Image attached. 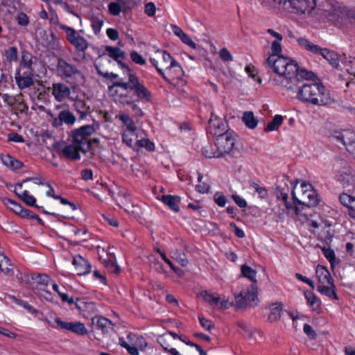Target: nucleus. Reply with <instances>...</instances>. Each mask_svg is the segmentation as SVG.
<instances>
[{
	"mask_svg": "<svg viewBox=\"0 0 355 355\" xmlns=\"http://www.w3.org/2000/svg\"><path fill=\"white\" fill-rule=\"evenodd\" d=\"M299 99L313 105L324 106L333 102L329 92L320 83H305L299 87Z\"/></svg>",
	"mask_w": 355,
	"mask_h": 355,
	"instance_id": "f03ea898",
	"label": "nucleus"
},
{
	"mask_svg": "<svg viewBox=\"0 0 355 355\" xmlns=\"http://www.w3.org/2000/svg\"><path fill=\"white\" fill-rule=\"evenodd\" d=\"M283 123V116L282 115L277 114L274 116L272 121L269 122L267 125L266 131H273L278 129V128Z\"/></svg>",
	"mask_w": 355,
	"mask_h": 355,
	"instance_id": "49530a36",
	"label": "nucleus"
},
{
	"mask_svg": "<svg viewBox=\"0 0 355 355\" xmlns=\"http://www.w3.org/2000/svg\"><path fill=\"white\" fill-rule=\"evenodd\" d=\"M338 180L344 188L351 191L355 187V172L345 162H338L335 165Z\"/></svg>",
	"mask_w": 355,
	"mask_h": 355,
	"instance_id": "9d476101",
	"label": "nucleus"
},
{
	"mask_svg": "<svg viewBox=\"0 0 355 355\" xmlns=\"http://www.w3.org/2000/svg\"><path fill=\"white\" fill-rule=\"evenodd\" d=\"M51 89L55 98L59 102L69 97L71 93L69 87L62 83L53 84Z\"/></svg>",
	"mask_w": 355,
	"mask_h": 355,
	"instance_id": "f3484780",
	"label": "nucleus"
},
{
	"mask_svg": "<svg viewBox=\"0 0 355 355\" xmlns=\"http://www.w3.org/2000/svg\"><path fill=\"white\" fill-rule=\"evenodd\" d=\"M103 23V20L98 18H94L92 20V27L96 35H97L101 31Z\"/></svg>",
	"mask_w": 355,
	"mask_h": 355,
	"instance_id": "e2e57ef3",
	"label": "nucleus"
},
{
	"mask_svg": "<svg viewBox=\"0 0 355 355\" xmlns=\"http://www.w3.org/2000/svg\"><path fill=\"white\" fill-rule=\"evenodd\" d=\"M227 125L221 119L214 115L211 112V118L209 121V132L210 134L214 135L216 137L228 132L226 130Z\"/></svg>",
	"mask_w": 355,
	"mask_h": 355,
	"instance_id": "2eb2a0df",
	"label": "nucleus"
},
{
	"mask_svg": "<svg viewBox=\"0 0 355 355\" xmlns=\"http://www.w3.org/2000/svg\"><path fill=\"white\" fill-rule=\"evenodd\" d=\"M130 58L136 64L144 65L146 63L145 59L135 51L131 52Z\"/></svg>",
	"mask_w": 355,
	"mask_h": 355,
	"instance_id": "0e129e2a",
	"label": "nucleus"
},
{
	"mask_svg": "<svg viewBox=\"0 0 355 355\" xmlns=\"http://www.w3.org/2000/svg\"><path fill=\"white\" fill-rule=\"evenodd\" d=\"M119 345L125 348L131 355H139L138 349L136 347L130 345L123 338H119Z\"/></svg>",
	"mask_w": 355,
	"mask_h": 355,
	"instance_id": "603ef678",
	"label": "nucleus"
},
{
	"mask_svg": "<svg viewBox=\"0 0 355 355\" xmlns=\"http://www.w3.org/2000/svg\"><path fill=\"white\" fill-rule=\"evenodd\" d=\"M271 51L272 54L270 55H275V58H279L282 55H280L282 52V46L279 43V41H273L271 45Z\"/></svg>",
	"mask_w": 355,
	"mask_h": 355,
	"instance_id": "6e6d98bb",
	"label": "nucleus"
},
{
	"mask_svg": "<svg viewBox=\"0 0 355 355\" xmlns=\"http://www.w3.org/2000/svg\"><path fill=\"white\" fill-rule=\"evenodd\" d=\"M94 132V126L90 125H83L72 132L71 141L81 153H86L91 149L92 140L90 136Z\"/></svg>",
	"mask_w": 355,
	"mask_h": 355,
	"instance_id": "39448f33",
	"label": "nucleus"
},
{
	"mask_svg": "<svg viewBox=\"0 0 355 355\" xmlns=\"http://www.w3.org/2000/svg\"><path fill=\"white\" fill-rule=\"evenodd\" d=\"M234 304L233 302H230L228 298L225 296L220 297L218 294L216 293L212 306H216L220 309H227Z\"/></svg>",
	"mask_w": 355,
	"mask_h": 355,
	"instance_id": "72a5a7b5",
	"label": "nucleus"
},
{
	"mask_svg": "<svg viewBox=\"0 0 355 355\" xmlns=\"http://www.w3.org/2000/svg\"><path fill=\"white\" fill-rule=\"evenodd\" d=\"M320 15L321 17H325L329 21H332L334 23H345L347 19L349 18H352L355 20V12L353 11H346L342 10L340 8H334L332 10H319Z\"/></svg>",
	"mask_w": 355,
	"mask_h": 355,
	"instance_id": "f8f14e48",
	"label": "nucleus"
},
{
	"mask_svg": "<svg viewBox=\"0 0 355 355\" xmlns=\"http://www.w3.org/2000/svg\"><path fill=\"white\" fill-rule=\"evenodd\" d=\"M15 80L19 89L22 90L25 88L30 87L33 85V79L31 76H24L20 73L19 70H17L15 74Z\"/></svg>",
	"mask_w": 355,
	"mask_h": 355,
	"instance_id": "c85d7f7f",
	"label": "nucleus"
},
{
	"mask_svg": "<svg viewBox=\"0 0 355 355\" xmlns=\"http://www.w3.org/2000/svg\"><path fill=\"white\" fill-rule=\"evenodd\" d=\"M171 30L173 33L178 37L181 41L185 44L188 45L193 49H197V45L196 43L191 40V38L187 35L181 28L178 26L177 25L172 24L171 25Z\"/></svg>",
	"mask_w": 355,
	"mask_h": 355,
	"instance_id": "5701e85b",
	"label": "nucleus"
},
{
	"mask_svg": "<svg viewBox=\"0 0 355 355\" xmlns=\"http://www.w3.org/2000/svg\"><path fill=\"white\" fill-rule=\"evenodd\" d=\"M127 74L128 77V81L124 82L119 80L114 83L113 87H119L120 89H117L114 94L116 101L121 103L122 101L129 100L128 98V90H134L140 99H144L146 101H150V93L147 88L140 83L138 78L133 73H131L130 69L127 68Z\"/></svg>",
	"mask_w": 355,
	"mask_h": 355,
	"instance_id": "7ed1b4c3",
	"label": "nucleus"
},
{
	"mask_svg": "<svg viewBox=\"0 0 355 355\" xmlns=\"http://www.w3.org/2000/svg\"><path fill=\"white\" fill-rule=\"evenodd\" d=\"M347 71L355 77V58H349L345 62Z\"/></svg>",
	"mask_w": 355,
	"mask_h": 355,
	"instance_id": "680f3d73",
	"label": "nucleus"
},
{
	"mask_svg": "<svg viewBox=\"0 0 355 355\" xmlns=\"http://www.w3.org/2000/svg\"><path fill=\"white\" fill-rule=\"evenodd\" d=\"M242 121L250 129H254L258 124V121L255 119L252 112H245L242 116Z\"/></svg>",
	"mask_w": 355,
	"mask_h": 355,
	"instance_id": "c9c22d12",
	"label": "nucleus"
},
{
	"mask_svg": "<svg viewBox=\"0 0 355 355\" xmlns=\"http://www.w3.org/2000/svg\"><path fill=\"white\" fill-rule=\"evenodd\" d=\"M234 297L236 309L244 310L248 306H256L259 302L257 287L251 284L239 293H234Z\"/></svg>",
	"mask_w": 355,
	"mask_h": 355,
	"instance_id": "423d86ee",
	"label": "nucleus"
},
{
	"mask_svg": "<svg viewBox=\"0 0 355 355\" xmlns=\"http://www.w3.org/2000/svg\"><path fill=\"white\" fill-rule=\"evenodd\" d=\"M141 135H145V133L143 131L139 133L136 132V130H123V141L128 146L135 148Z\"/></svg>",
	"mask_w": 355,
	"mask_h": 355,
	"instance_id": "aec40b11",
	"label": "nucleus"
},
{
	"mask_svg": "<svg viewBox=\"0 0 355 355\" xmlns=\"http://www.w3.org/2000/svg\"><path fill=\"white\" fill-rule=\"evenodd\" d=\"M214 199L215 202L219 206V207H224L226 204L227 199L225 196H223L221 193L217 192L214 196Z\"/></svg>",
	"mask_w": 355,
	"mask_h": 355,
	"instance_id": "69168bd1",
	"label": "nucleus"
},
{
	"mask_svg": "<svg viewBox=\"0 0 355 355\" xmlns=\"http://www.w3.org/2000/svg\"><path fill=\"white\" fill-rule=\"evenodd\" d=\"M70 232L73 235L74 239L77 242L87 240V230L85 228L78 229L76 227H72Z\"/></svg>",
	"mask_w": 355,
	"mask_h": 355,
	"instance_id": "a18cd8bd",
	"label": "nucleus"
},
{
	"mask_svg": "<svg viewBox=\"0 0 355 355\" xmlns=\"http://www.w3.org/2000/svg\"><path fill=\"white\" fill-rule=\"evenodd\" d=\"M1 159L5 166L11 168L13 170L19 169L22 166V163L21 162L15 159L9 155H3Z\"/></svg>",
	"mask_w": 355,
	"mask_h": 355,
	"instance_id": "f704fd0d",
	"label": "nucleus"
},
{
	"mask_svg": "<svg viewBox=\"0 0 355 355\" xmlns=\"http://www.w3.org/2000/svg\"><path fill=\"white\" fill-rule=\"evenodd\" d=\"M200 295L206 302L212 306L216 293H211L207 291H204L201 292Z\"/></svg>",
	"mask_w": 355,
	"mask_h": 355,
	"instance_id": "13d9d810",
	"label": "nucleus"
},
{
	"mask_svg": "<svg viewBox=\"0 0 355 355\" xmlns=\"http://www.w3.org/2000/svg\"><path fill=\"white\" fill-rule=\"evenodd\" d=\"M275 2L283 3L286 9L298 15H307L314 17V10L316 6L315 0H274Z\"/></svg>",
	"mask_w": 355,
	"mask_h": 355,
	"instance_id": "6e6552de",
	"label": "nucleus"
},
{
	"mask_svg": "<svg viewBox=\"0 0 355 355\" xmlns=\"http://www.w3.org/2000/svg\"><path fill=\"white\" fill-rule=\"evenodd\" d=\"M235 144V138L231 132H226L216 137L215 145L220 156L232 151Z\"/></svg>",
	"mask_w": 355,
	"mask_h": 355,
	"instance_id": "ddd939ff",
	"label": "nucleus"
},
{
	"mask_svg": "<svg viewBox=\"0 0 355 355\" xmlns=\"http://www.w3.org/2000/svg\"><path fill=\"white\" fill-rule=\"evenodd\" d=\"M282 305L281 303H273L270 306V314L268 320L270 322L278 321L282 315Z\"/></svg>",
	"mask_w": 355,
	"mask_h": 355,
	"instance_id": "473e14b6",
	"label": "nucleus"
},
{
	"mask_svg": "<svg viewBox=\"0 0 355 355\" xmlns=\"http://www.w3.org/2000/svg\"><path fill=\"white\" fill-rule=\"evenodd\" d=\"M6 61L9 62H17L18 60L17 49L15 46L9 47L5 51Z\"/></svg>",
	"mask_w": 355,
	"mask_h": 355,
	"instance_id": "09e8293b",
	"label": "nucleus"
},
{
	"mask_svg": "<svg viewBox=\"0 0 355 355\" xmlns=\"http://www.w3.org/2000/svg\"><path fill=\"white\" fill-rule=\"evenodd\" d=\"M170 255L172 259H175L182 266L184 267L187 266L189 263L188 259L186 258L185 254L178 249L171 250L170 252Z\"/></svg>",
	"mask_w": 355,
	"mask_h": 355,
	"instance_id": "4c0bfd02",
	"label": "nucleus"
},
{
	"mask_svg": "<svg viewBox=\"0 0 355 355\" xmlns=\"http://www.w3.org/2000/svg\"><path fill=\"white\" fill-rule=\"evenodd\" d=\"M79 150L77 146L72 142L70 144L66 145L62 150V155L69 159L78 160L80 159Z\"/></svg>",
	"mask_w": 355,
	"mask_h": 355,
	"instance_id": "bb28decb",
	"label": "nucleus"
},
{
	"mask_svg": "<svg viewBox=\"0 0 355 355\" xmlns=\"http://www.w3.org/2000/svg\"><path fill=\"white\" fill-rule=\"evenodd\" d=\"M266 63L275 73L274 77H270V81L275 85L288 89H293L300 80H311L314 76L311 71L299 69L295 60L284 55L279 58L269 55Z\"/></svg>",
	"mask_w": 355,
	"mask_h": 355,
	"instance_id": "f257e3e1",
	"label": "nucleus"
},
{
	"mask_svg": "<svg viewBox=\"0 0 355 355\" xmlns=\"http://www.w3.org/2000/svg\"><path fill=\"white\" fill-rule=\"evenodd\" d=\"M35 180H40L39 178H28L23 180L22 182L17 183L15 187V193L28 205L40 208L36 205V200L33 196L28 194L27 189H22L23 184H28L30 182H35Z\"/></svg>",
	"mask_w": 355,
	"mask_h": 355,
	"instance_id": "4468645a",
	"label": "nucleus"
},
{
	"mask_svg": "<svg viewBox=\"0 0 355 355\" xmlns=\"http://www.w3.org/2000/svg\"><path fill=\"white\" fill-rule=\"evenodd\" d=\"M88 303V301L86 300L85 298H78L76 300V302H75L76 307L81 312H86L87 309H85V306H87V304Z\"/></svg>",
	"mask_w": 355,
	"mask_h": 355,
	"instance_id": "338daca9",
	"label": "nucleus"
},
{
	"mask_svg": "<svg viewBox=\"0 0 355 355\" xmlns=\"http://www.w3.org/2000/svg\"><path fill=\"white\" fill-rule=\"evenodd\" d=\"M297 42L301 48L315 55H318L321 49L320 46L313 44L305 37H299Z\"/></svg>",
	"mask_w": 355,
	"mask_h": 355,
	"instance_id": "7c9ffc66",
	"label": "nucleus"
},
{
	"mask_svg": "<svg viewBox=\"0 0 355 355\" xmlns=\"http://www.w3.org/2000/svg\"><path fill=\"white\" fill-rule=\"evenodd\" d=\"M318 55L322 56L333 67H339V56L335 51L321 47Z\"/></svg>",
	"mask_w": 355,
	"mask_h": 355,
	"instance_id": "412c9836",
	"label": "nucleus"
},
{
	"mask_svg": "<svg viewBox=\"0 0 355 355\" xmlns=\"http://www.w3.org/2000/svg\"><path fill=\"white\" fill-rule=\"evenodd\" d=\"M57 69L60 76L70 79L71 83L75 86L82 85L85 83L83 73L76 66L68 63L64 59L58 60Z\"/></svg>",
	"mask_w": 355,
	"mask_h": 355,
	"instance_id": "0eeeda50",
	"label": "nucleus"
},
{
	"mask_svg": "<svg viewBox=\"0 0 355 355\" xmlns=\"http://www.w3.org/2000/svg\"><path fill=\"white\" fill-rule=\"evenodd\" d=\"M161 200L167 205L171 210L178 212L180 210L179 203L180 198L178 196L164 195L161 197Z\"/></svg>",
	"mask_w": 355,
	"mask_h": 355,
	"instance_id": "2f4dec72",
	"label": "nucleus"
},
{
	"mask_svg": "<svg viewBox=\"0 0 355 355\" xmlns=\"http://www.w3.org/2000/svg\"><path fill=\"white\" fill-rule=\"evenodd\" d=\"M92 324H96L97 327L104 333H107L110 330H112L114 327V324L112 321L102 316L92 318Z\"/></svg>",
	"mask_w": 355,
	"mask_h": 355,
	"instance_id": "cd10ccee",
	"label": "nucleus"
},
{
	"mask_svg": "<svg viewBox=\"0 0 355 355\" xmlns=\"http://www.w3.org/2000/svg\"><path fill=\"white\" fill-rule=\"evenodd\" d=\"M3 203L4 204V205L8 207L9 209H10L12 211H14L15 214L18 215L20 214V212L22 211L23 207L13 200L9 198H4L3 200Z\"/></svg>",
	"mask_w": 355,
	"mask_h": 355,
	"instance_id": "de8ad7c7",
	"label": "nucleus"
},
{
	"mask_svg": "<svg viewBox=\"0 0 355 355\" xmlns=\"http://www.w3.org/2000/svg\"><path fill=\"white\" fill-rule=\"evenodd\" d=\"M145 13L149 16L153 17L155 14L156 6L153 2L147 3L145 5Z\"/></svg>",
	"mask_w": 355,
	"mask_h": 355,
	"instance_id": "774afa93",
	"label": "nucleus"
},
{
	"mask_svg": "<svg viewBox=\"0 0 355 355\" xmlns=\"http://www.w3.org/2000/svg\"><path fill=\"white\" fill-rule=\"evenodd\" d=\"M73 264L75 266L77 274L78 275L89 273L91 270V266L88 261L81 256H76L73 257Z\"/></svg>",
	"mask_w": 355,
	"mask_h": 355,
	"instance_id": "4be33fe9",
	"label": "nucleus"
},
{
	"mask_svg": "<svg viewBox=\"0 0 355 355\" xmlns=\"http://www.w3.org/2000/svg\"><path fill=\"white\" fill-rule=\"evenodd\" d=\"M103 264L111 273L118 274L120 271L119 266L115 262L111 260H105Z\"/></svg>",
	"mask_w": 355,
	"mask_h": 355,
	"instance_id": "3c124183",
	"label": "nucleus"
},
{
	"mask_svg": "<svg viewBox=\"0 0 355 355\" xmlns=\"http://www.w3.org/2000/svg\"><path fill=\"white\" fill-rule=\"evenodd\" d=\"M317 289L321 294L326 295L329 298L338 300V295L336 293V286L334 281L327 284L318 285Z\"/></svg>",
	"mask_w": 355,
	"mask_h": 355,
	"instance_id": "c756f323",
	"label": "nucleus"
},
{
	"mask_svg": "<svg viewBox=\"0 0 355 355\" xmlns=\"http://www.w3.org/2000/svg\"><path fill=\"white\" fill-rule=\"evenodd\" d=\"M55 322L62 329L70 331L78 335H85L87 330L85 324L80 322H64L60 318L55 319Z\"/></svg>",
	"mask_w": 355,
	"mask_h": 355,
	"instance_id": "dca6fc26",
	"label": "nucleus"
},
{
	"mask_svg": "<svg viewBox=\"0 0 355 355\" xmlns=\"http://www.w3.org/2000/svg\"><path fill=\"white\" fill-rule=\"evenodd\" d=\"M121 103L130 105L131 107H132V110L134 112L135 115L139 116H141L144 115V112L141 110V108L137 105H136L135 103H133L131 100L122 101H121Z\"/></svg>",
	"mask_w": 355,
	"mask_h": 355,
	"instance_id": "5fc2aeb1",
	"label": "nucleus"
},
{
	"mask_svg": "<svg viewBox=\"0 0 355 355\" xmlns=\"http://www.w3.org/2000/svg\"><path fill=\"white\" fill-rule=\"evenodd\" d=\"M37 185H46L49 189L46 192V196L52 197L54 199L60 198V196L55 194L53 188L49 184L43 182L40 178V180H35L33 183L27 184L26 187L33 190Z\"/></svg>",
	"mask_w": 355,
	"mask_h": 355,
	"instance_id": "e433bc0d",
	"label": "nucleus"
},
{
	"mask_svg": "<svg viewBox=\"0 0 355 355\" xmlns=\"http://www.w3.org/2000/svg\"><path fill=\"white\" fill-rule=\"evenodd\" d=\"M150 61L168 83H171V80L166 76L165 71L173 76V79H179L183 75L182 69L179 63L166 51L157 50L155 57L150 58Z\"/></svg>",
	"mask_w": 355,
	"mask_h": 355,
	"instance_id": "20e7f679",
	"label": "nucleus"
},
{
	"mask_svg": "<svg viewBox=\"0 0 355 355\" xmlns=\"http://www.w3.org/2000/svg\"><path fill=\"white\" fill-rule=\"evenodd\" d=\"M302 195L300 198H297L295 192L293 191L291 194L293 201L295 204L304 205L307 207H315L318 203V200L315 191L313 189L311 185L307 184L303 182L301 184Z\"/></svg>",
	"mask_w": 355,
	"mask_h": 355,
	"instance_id": "9b49d317",
	"label": "nucleus"
},
{
	"mask_svg": "<svg viewBox=\"0 0 355 355\" xmlns=\"http://www.w3.org/2000/svg\"><path fill=\"white\" fill-rule=\"evenodd\" d=\"M76 121V117L73 113L67 110L60 112L58 116L54 118L53 121V125L54 127H58L62 125L63 123L67 125H73Z\"/></svg>",
	"mask_w": 355,
	"mask_h": 355,
	"instance_id": "a211bd4d",
	"label": "nucleus"
},
{
	"mask_svg": "<svg viewBox=\"0 0 355 355\" xmlns=\"http://www.w3.org/2000/svg\"><path fill=\"white\" fill-rule=\"evenodd\" d=\"M339 199L341 204L348 209L349 216L355 219V197L343 193Z\"/></svg>",
	"mask_w": 355,
	"mask_h": 355,
	"instance_id": "b1692460",
	"label": "nucleus"
},
{
	"mask_svg": "<svg viewBox=\"0 0 355 355\" xmlns=\"http://www.w3.org/2000/svg\"><path fill=\"white\" fill-rule=\"evenodd\" d=\"M10 259L1 252H0V272L8 275L10 271Z\"/></svg>",
	"mask_w": 355,
	"mask_h": 355,
	"instance_id": "c03bdc74",
	"label": "nucleus"
},
{
	"mask_svg": "<svg viewBox=\"0 0 355 355\" xmlns=\"http://www.w3.org/2000/svg\"><path fill=\"white\" fill-rule=\"evenodd\" d=\"M322 251L324 256L329 260L330 263L332 265L336 259L334 250L329 248L323 247L322 248Z\"/></svg>",
	"mask_w": 355,
	"mask_h": 355,
	"instance_id": "4d7b16f0",
	"label": "nucleus"
},
{
	"mask_svg": "<svg viewBox=\"0 0 355 355\" xmlns=\"http://www.w3.org/2000/svg\"><path fill=\"white\" fill-rule=\"evenodd\" d=\"M198 319L201 326L205 329L207 331H211L214 328V324L211 320L205 318L202 315H199Z\"/></svg>",
	"mask_w": 355,
	"mask_h": 355,
	"instance_id": "052dcab7",
	"label": "nucleus"
},
{
	"mask_svg": "<svg viewBox=\"0 0 355 355\" xmlns=\"http://www.w3.org/2000/svg\"><path fill=\"white\" fill-rule=\"evenodd\" d=\"M202 155L207 158L219 157L220 155L219 152H215L212 146L207 144L202 148Z\"/></svg>",
	"mask_w": 355,
	"mask_h": 355,
	"instance_id": "8fccbe9b",
	"label": "nucleus"
},
{
	"mask_svg": "<svg viewBox=\"0 0 355 355\" xmlns=\"http://www.w3.org/2000/svg\"><path fill=\"white\" fill-rule=\"evenodd\" d=\"M275 195L278 200H282L286 209H289L291 208V205L288 202V195L284 192L282 189L277 188L275 191Z\"/></svg>",
	"mask_w": 355,
	"mask_h": 355,
	"instance_id": "864d4df0",
	"label": "nucleus"
},
{
	"mask_svg": "<svg viewBox=\"0 0 355 355\" xmlns=\"http://www.w3.org/2000/svg\"><path fill=\"white\" fill-rule=\"evenodd\" d=\"M141 148H145L146 150L149 151H153L155 150V145L148 138H146V137H142L141 135L139 139L137 140V144L136 145L135 148L139 149Z\"/></svg>",
	"mask_w": 355,
	"mask_h": 355,
	"instance_id": "79ce46f5",
	"label": "nucleus"
},
{
	"mask_svg": "<svg viewBox=\"0 0 355 355\" xmlns=\"http://www.w3.org/2000/svg\"><path fill=\"white\" fill-rule=\"evenodd\" d=\"M105 51L110 58H113L114 60L117 61L121 68L124 69L127 71V68L128 67L119 60L120 58L123 59L125 57V53L123 51L118 47L107 46H105Z\"/></svg>",
	"mask_w": 355,
	"mask_h": 355,
	"instance_id": "6ab92c4d",
	"label": "nucleus"
},
{
	"mask_svg": "<svg viewBox=\"0 0 355 355\" xmlns=\"http://www.w3.org/2000/svg\"><path fill=\"white\" fill-rule=\"evenodd\" d=\"M33 279L37 283L35 290L37 293L47 289L48 286L53 283V280L45 274L38 273L33 277Z\"/></svg>",
	"mask_w": 355,
	"mask_h": 355,
	"instance_id": "393cba45",
	"label": "nucleus"
},
{
	"mask_svg": "<svg viewBox=\"0 0 355 355\" xmlns=\"http://www.w3.org/2000/svg\"><path fill=\"white\" fill-rule=\"evenodd\" d=\"M118 117L123 123V130H136L135 123L128 114L123 113L119 114Z\"/></svg>",
	"mask_w": 355,
	"mask_h": 355,
	"instance_id": "a19ab883",
	"label": "nucleus"
},
{
	"mask_svg": "<svg viewBox=\"0 0 355 355\" xmlns=\"http://www.w3.org/2000/svg\"><path fill=\"white\" fill-rule=\"evenodd\" d=\"M125 4L123 0H116V1L111 2L108 5V10L110 14L117 16L120 14L122 7Z\"/></svg>",
	"mask_w": 355,
	"mask_h": 355,
	"instance_id": "ea45409f",
	"label": "nucleus"
},
{
	"mask_svg": "<svg viewBox=\"0 0 355 355\" xmlns=\"http://www.w3.org/2000/svg\"><path fill=\"white\" fill-rule=\"evenodd\" d=\"M318 285L327 284L334 281L329 270L322 266H318L315 270Z\"/></svg>",
	"mask_w": 355,
	"mask_h": 355,
	"instance_id": "a878e982",
	"label": "nucleus"
},
{
	"mask_svg": "<svg viewBox=\"0 0 355 355\" xmlns=\"http://www.w3.org/2000/svg\"><path fill=\"white\" fill-rule=\"evenodd\" d=\"M60 28L65 31L68 42L73 45L76 50L85 58V51L89 46L88 41L71 27L60 24Z\"/></svg>",
	"mask_w": 355,
	"mask_h": 355,
	"instance_id": "1a4fd4ad",
	"label": "nucleus"
},
{
	"mask_svg": "<svg viewBox=\"0 0 355 355\" xmlns=\"http://www.w3.org/2000/svg\"><path fill=\"white\" fill-rule=\"evenodd\" d=\"M157 342L163 347L165 351H168L171 347L174 346L173 338L170 334H164L159 337Z\"/></svg>",
	"mask_w": 355,
	"mask_h": 355,
	"instance_id": "58836bf2",
	"label": "nucleus"
},
{
	"mask_svg": "<svg viewBox=\"0 0 355 355\" xmlns=\"http://www.w3.org/2000/svg\"><path fill=\"white\" fill-rule=\"evenodd\" d=\"M219 55L223 62H232L233 56L226 48H223L219 51Z\"/></svg>",
	"mask_w": 355,
	"mask_h": 355,
	"instance_id": "bf43d9fd",
	"label": "nucleus"
},
{
	"mask_svg": "<svg viewBox=\"0 0 355 355\" xmlns=\"http://www.w3.org/2000/svg\"><path fill=\"white\" fill-rule=\"evenodd\" d=\"M241 272L245 277L249 279L252 282H253L252 284L255 285L257 281V272L248 266H242Z\"/></svg>",
	"mask_w": 355,
	"mask_h": 355,
	"instance_id": "37998d69",
	"label": "nucleus"
}]
</instances>
